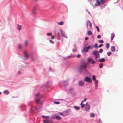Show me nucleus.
<instances>
[{
	"label": "nucleus",
	"mask_w": 123,
	"mask_h": 123,
	"mask_svg": "<svg viewBox=\"0 0 123 123\" xmlns=\"http://www.w3.org/2000/svg\"><path fill=\"white\" fill-rule=\"evenodd\" d=\"M87 65V64L86 63H84L79 66V69L80 70H83L84 69H85V70H86Z\"/></svg>",
	"instance_id": "1"
},
{
	"label": "nucleus",
	"mask_w": 123,
	"mask_h": 123,
	"mask_svg": "<svg viewBox=\"0 0 123 123\" xmlns=\"http://www.w3.org/2000/svg\"><path fill=\"white\" fill-rule=\"evenodd\" d=\"M92 47L90 45L88 46L86 48L85 46L83 50L85 52H88L89 49H92Z\"/></svg>",
	"instance_id": "2"
},
{
	"label": "nucleus",
	"mask_w": 123,
	"mask_h": 123,
	"mask_svg": "<svg viewBox=\"0 0 123 123\" xmlns=\"http://www.w3.org/2000/svg\"><path fill=\"white\" fill-rule=\"evenodd\" d=\"M84 81H86L87 82H91L92 81V80L91 78L88 77H86L84 79Z\"/></svg>",
	"instance_id": "3"
},
{
	"label": "nucleus",
	"mask_w": 123,
	"mask_h": 123,
	"mask_svg": "<svg viewBox=\"0 0 123 123\" xmlns=\"http://www.w3.org/2000/svg\"><path fill=\"white\" fill-rule=\"evenodd\" d=\"M68 110H67L63 113L59 112V113L61 115H62L63 116H65L70 114V113L68 112Z\"/></svg>",
	"instance_id": "4"
},
{
	"label": "nucleus",
	"mask_w": 123,
	"mask_h": 123,
	"mask_svg": "<svg viewBox=\"0 0 123 123\" xmlns=\"http://www.w3.org/2000/svg\"><path fill=\"white\" fill-rule=\"evenodd\" d=\"M24 56L26 58L28 59L29 58V56L26 51H24Z\"/></svg>",
	"instance_id": "5"
},
{
	"label": "nucleus",
	"mask_w": 123,
	"mask_h": 123,
	"mask_svg": "<svg viewBox=\"0 0 123 123\" xmlns=\"http://www.w3.org/2000/svg\"><path fill=\"white\" fill-rule=\"evenodd\" d=\"M92 54L95 56L99 54L98 51L95 50L92 52Z\"/></svg>",
	"instance_id": "6"
},
{
	"label": "nucleus",
	"mask_w": 123,
	"mask_h": 123,
	"mask_svg": "<svg viewBox=\"0 0 123 123\" xmlns=\"http://www.w3.org/2000/svg\"><path fill=\"white\" fill-rule=\"evenodd\" d=\"M89 25L90 27H91L92 26V24L89 21L87 23L86 26L87 28H88V25Z\"/></svg>",
	"instance_id": "7"
},
{
	"label": "nucleus",
	"mask_w": 123,
	"mask_h": 123,
	"mask_svg": "<svg viewBox=\"0 0 123 123\" xmlns=\"http://www.w3.org/2000/svg\"><path fill=\"white\" fill-rule=\"evenodd\" d=\"M78 84L80 86H82L84 85V83L82 81H79Z\"/></svg>",
	"instance_id": "8"
},
{
	"label": "nucleus",
	"mask_w": 123,
	"mask_h": 123,
	"mask_svg": "<svg viewBox=\"0 0 123 123\" xmlns=\"http://www.w3.org/2000/svg\"><path fill=\"white\" fill-rule=\"evenodd\" d=\"M87 102L86 104V106L85 107V109L86 111H87L88 110L90 107V105H88L87 104Z\"/></svg>",
	"instance_id": "9"
},
{
	"label": "nucleus",
	"mask_w": 123,
	"mask_h": 123,
	"mask_svg": "<svg viewBox=\"0 0 123 123\" xmlns=\"http://www.w3.org/2000/svg\"><path fill=\"white\" fill-rule=\"evenodd\" d=\"M96 1L95 4V6H97L100 5V1H99L98 0H96Z\"/></svg>",
	"instance_id": "10"
},
{
	"label": "nucleus",
	"mask_w": 123,
	"mask_h": 123,
	"mask_svg": "<svg viewBox=\"0 0 123 123\" xmlns=\"http://www.w3.org/2000/svg\"><path fill=\"white\" fill-rule=\"evenodd\" d=\"M115 36V35L114 33H113L111 34V40L113 39Z\"/></svg>",
	"instance_id": "11"
},
{
	"label": "nucleus",
	"mask_w": 123,
	"mask_h": 123,
	"mask_svg": "<svg viewBox=\"0 0 123 123\" xmlns=\"http://www.w3.org/2000/svg\"><path fill=\"white\" fill-rule=\"evenodd\" d=\"M44 123H53L52 121H49L48 120H44L43 121Z\"/></svg>",
	"instance_id": "12"
},
{
	"label": "nucleus",
	"mask_w": 123,
	"mask_h": 123,
	"mask_svg": "<svg viewBox=\"0 0 123 123\" xmlns=\"http://www.w3.org/2000/svg\"><path fill=\"white\" fill-rule=\"evenodd\" d=\"M111 50L113 52H114L115 51V47L114 46H112L111 47Z\"/></svg>",
	"instance_id": "13"
},
{
	"label": "nucleus",
	"mask_w": 123,
	"mask_h": 123,
	"mask_svg": "<svg viewBox=\"0 0 123 123\" xmlns=\"http://www.w3.org/2000/svg\"><path fill=\"white\" fill-rule=\"evenodd\" d=\"M17 25V29L19 30H20L21 29V25L18 24Z\"/></svg>",
	"instance_id": "14"
},
{
	"label": "nucleus",
	"mask_w": 123,
	"mask_h": 123,
	"mask_svg": "<svg viewBox=\"0 0 123 123\" xmlns=\"http://www.w3.org/2000/svg\"><path fill=\"white\" fill-rule=\"evenodd\" d=\"M36 103L38 104L40 102V99L39 98H37L35 100Z\"/></svg>",
	"instance_id": "15"
},
{
	"label": "nucleus",
	"mask_w": 123,
	"mask_h": 123,
	"mask_svg": "<svg viewBox=\"0 0 123 123\" xmlns=\"http://www.w3.org/2000/svg\"><path fill=\"white\" fill-rule=\"evenodd\" d=\"M55 118L58 120H60L62 118L61 117L58 116H56Z\"/></svg>",
	"instance_id": "16"
},
{
	"label": "nucleus",
	"mask_w": 123,
	"mask_h": 123,
	"mask_svg": "<svg viewBox=\"0 0 123 123\" xmlns=\"http://www.w3.org/2000/svg\"><path fill=\"white\" fill-rule=\"evenodd\" d=\"M42 117L43 118L46 119H48L49 118V117L47 116H45L44 115H42Z\"/></svg>",
	"instance_id": "17"
},
{
	"label": "nucleus",
	"mask_w": 123,
	"mask_h": 123,
	"mask_svg": "<svg viewBox=\"0 0 123 123\" xmlns=\"http://www.w3.org/2000/svg\"><path fill=\"white\" fill-rule=\"evenodd\" d=\"M100 62H102L105 61V60L104 58H102L99 60Z\"/></svg>",
	"instance_id": "18"
},
{
	"label": "nucleus",
	"mask_w": 123,
	"mask_h": 123,
	"mask_svg": "<svg viewBox=\"0 0 123 123\" xmlns=\"http://www.w3.org/2000/svg\"><path fill=\"white\" fill-rule=\"evenodd\" d=\"M63 23L64 22L62 21H61L60 22L58 23V24L59 25H62L63 24Z\"/></svg>",
	"instance_id": "19"
},
{
	"label": "nucleus",
	"mask_w": 123,
	"mask_h": 123,
	"mask_svg": "<svg viewBox=\"0 0 123 123\" xmlns=\"http://www.w3.org/2000/svg\"><path fill=\"white\" fill-rule=\"evenodd\" d=\"M80 105H81V107L82 108H83L85 105V104H83V102H81V103L80 104Z\"/></svg>",
	"instance_id": "20"
},
{
	"label": "nucleus",
	"mask_w": 123,
	"mask_h": 123,
	"mask_svg": "<svg viewBox=\"0 0 123 123\" xmlns=\"http://www.w3.org/2000/svg\"><path fill=\"white\" fill-rule=\"evenodd\" d=\"M4 93L8 94L9 93V92L8 90H6L4 91Z\"/></svg>",
	"instance_id": "21"
},
{
	"label": "nucleus",
	"mask_w": 123,
	"mask_h": 123,
	"mask_svg": "<svg viewBox=\"0 0 123 123\" xmlns=\"http://www.w3.org/2000/svg\"><path fill=\"white\" fill-rule=\"evenodd\" d=\"M60 31L61 32L62 35L64 34V32L61 29L60 30Z\"/></svg>",
	"instance_id": "22"
},
{
	"label": "nucleus",
	"mask_w": 123,
	"mask_h": 123,
	"mask_svg": "<svg viewBox=\"0 0 123 123\" xmlns=\"http://www.w3.org/2000/svg\"><path fill=\"white\" fill-rule=\"evenodd\" d=\"M105 0H101L100 1V4H103L104 3V1Z\"/></svg>",
	"instance_id": "23"
},
{
	"label": "nucleus",
	"mask_w": 123,
	"mask_h": 123,
	"mask_svg": "<svg viewBox=\"0 0 123 123\" xmlns=\"http://www.w3.org/2000/svg\"><path fill=\"white\" fill-rule=\"evenodd\" d=\"M95 116V114L93 113H91L90 114V117H93Z\"/></svg>",
	"instance_id": "24"
},
{
	"label": "nucleus",
	"mask_w": 123,
	"mask_h": 123,
	"mask_svg": "<svg viewBox=\"0 0 123 123\" xmlns=\"http://www.w3.org/2000/svg\"><path fill=\"white\" fill-rule=\"evenodd\" d=\"M99 54L98 55H97L95 56V60L96 61H98L97 60V58L98 57H99Z\"/></svg>",
	"instance_id": "25"
},
{
	"label": "nucleus",
	"mask_w": 123,
	"mask_h": 123,
	"mask_svg": "<svg viewBox=\"0 0 123 123\" xmlns=\"http://www.w3.org/2000/svg\"><path fill=\"white\" fill-rule=\"evenodd\" d=\"M88 34L89 35H91L92 34V33L90 31H88Z\"/></svg>",
	"instance_id": "26"
},
{
	"label": "nucleus",
	"mask_w": 123,
	"mask_h": 123,
	"mask_svg": "<svg viewBox=\"0 0 123 123\" xmlns=\"http://www.w3.org/2000/svg\"><path fill=\"white\" fill-rule=\"evenodd\" d=\"M111 53L112 52H108L107 53V55L109 56H110L111 55Z\"/></svg>",
	"instance_id": "27"
},
{
	"label": "nucleus",
	"mask_w": 123,
	"mask_h": 123,
	"mask_svg": "<svg viewBox=\"0 0 123 123\" xmlns=\"http://www.w3.org/2000/svg\"><path fill=\"white\" fill-rule=\"evenodd\" d=\"M97 45H98L97 44V43H95V44L93 46V47H92L93 48V47L95 48H96L97 47L98 48Z\"/></svg>",
	"instance_id": "28"
},
{
	"label": "nucleus",
	"mask_w": 123,
	"mask_h": 123,
	"mask_svg": "<svg viewBox=\"0 0 123 123\" xmlns=\"http://www.w3.org/2000/svg\"><path fill=\"white\" fill-rule=\"evenodd\" d=\"M109 43H107L106 44V47L108 49L109 47Z\"/></svg>",
	"instance_id": "29"
},
{
	"label": "nucleus",
	"mask_w": 123,
	"mask_h": 123,
	"mask_svg": "<svg viewBox=\"0 0 123 123\" xmlns=\"http://www.w3.org/2000/svg\"><path fill=\"white\" fill-rule=\"evenodd\" d=\"M28 43V41L27 40L25 41V45L26 46H27Z\"/></svg>",
	"instance_id": "30"
},
{
	"label": "nucleus",
	"mask_w": 123,
	"mask_h": 123,
	"mask_svg": "<svg viewBox=\"0 0 123 123\" xmlns=\"http://www.w3.org/2000/svg\"><path fill=\"white\" fill-rule=\"evenodd\" d=\"M74 108L75 109L77 110H78L80 109V107H77L76 106H74Z\"/></svg>",
	"instance_id": "31"
},
{
	"label": "nucleus",
	"mask_w": 123,
	"mask_h": 123,
	"mask_svg": "<svg viewBox=\"0 0 123 123\" xmlns=\"http://www.w3.org/2000/svg\"><path fill=\"white\" fill-rule=\"evenodd\" d=\"M103 66V64L102 63H100L99 65V68H102Z\"/></svg>",
	"instance_id": "32"
},
{
	"label": "nucleus",
	"mask_w": 123,
	"mask_h": 123,
	"mask_svg": "<svg viewBox=\"0 0 123 123\" xmlns=\"http://www.w3.org/2000/svg\"><path fill=\"white\" fill-rule=\"evenodd\" d=\"M96 28L97 31L98 32H99L100 31V30L99 27L98 26H96Z\"/></svg>",
	"instance_id": "33"
},
{
	"label": "nucleus",
	"mask_w": 123,
	"mask_h": 123,
	"mask_svg": "<svg viewBox=\"0 0 123 123\" xmlns=\"http://www.w3.org/2000/svg\"><path fill=\"white\" fill-rule=\"evenodd\" d=\"M98 42L100 43H102L104 42L101 39L99 40Z\"/></svg>",
	"instance_id": "34"
},
{
	"label": "nucleus",
	"mask_w": 123,
	"mask_h": 123,
	"mask_svg": "<svg viewBox=\"0 0 123 123\" xmlns=\"http://www.w3.org/2000/svg\"><path fill=\"white\" fill-rule=\"evenodd\" d=\"M96 77L95 75H93V76L92 79L93 80H95Z\"/></svg>",
	"instance_id": "35"
},
{
	"label": "nucleus",
	"mask_w": 123,
	"mask_h": 123,
	"mask_svg": "<svg viewBox=\"0 0 123 123\" xmlns=\"http://www.w3.org/2000/svg\"><path fill=\"white\" fill-rule=\"evenodd\" d=\"M35 96L37 97H39L40 96V94L39 93H37V94L35 95Z\"/></svg>",
	"instance_id": "36"
},
{
	"label": "nucleus",
	"mask_w": 123,
	"mask_h": 123,
	"mask_svg": "<svg viewBox=\"0 0 123 123\" xmlns=\"http://www.w3.org/2000/svg\"><path fill=\"white\" fill-rule=\"evenodd\" d=\"M49 41L50 43H52V44H54V42L53 41L51 40H49Z\"/></svg>",
	"instance_id": "37"
},
{
	"label": "nucleus",
	"mask_w": 123,
	"mask_h": 123,
	"mask_svg": "<svg viewBox=\"0 0 123 123\" xmlns=\"http://www.w3.org/2000/svg\"><path fill=\"white\" fill-rule=\"evenodd\" d=\"M103 51V50L102 49H100L99 50V52L100 53H101Z\"/></svg>",
	"instance_id": "38"
},
{
	"label": "nucleus",
	"mask_w": 123,
	"mask_h": 123,
	"mask_svg": "<svg viewBox=\"0 0 123 123\" xmlns=\"http://www.w3.org/2000/svg\"><path fill=\"white\" fill-rule=\"evenodd\" d=\"M52 34V33H47V35L48 36H50Z\"/></svg>",
	"instance_id": "39"
},
{
	"label": "nucleus",
	"mask_w": 123,
	"mask_h": 123,
	"mask_svg": "<svg viewBox=\"0 0 123 123\" xmlns=\"http://www.w3.org/2000/svg\"><path fill=\"white\" fill-rule=\"evenodd\" d=\"M103 45V44H100L99 46L98 47V48H100L102 47V46Z\"/></svg>",
	"instance_id": "40"
},
{
	"label": "nucleus",
	"mask_w": 123,
	"mask_h": 123,
	"mask_svg": "<svg viewBox=\"0 0 123 123\" xmlns=\"http://www.w3.org/2000/svg\"><path fill=\"white\" fill-rule=\"evenodd\" d=\"M81 55L80 54H78L77 55V58H79L80 57Z\"/></svg>",
	"instance_id": "41"
},
{
	"label": "nucleus",
	"mask_w": 123,
	"mask_h": 123,
	"mask_svg": "<svg viewBox=\"0 0 123 123\" xmlns=\"http://www.w3.org/2000/svg\"><path fill=\"white\" fill-rule=\"evenodd\" d=\"M95 61L94 60H92V64H94L95 63Z\"/></svg>",
	"instance_id": "42"
},
{
	"label": "nucleus",
	"mask_w": 123,
	"mask_h": 123,
	"mask_svg": "<svg viewBox=\"0 0 123 123\" xmlns=\"http://www.w3.org/2000/svg\"><path fill=\"white\" fill-rule=\"evenodd\" d=\"M36 10V7L35 6H34L33 9V12H34V11H35V10Z\"/></svg>",
	"instance_id": "43"
},
{
	"label": "nucleus",
	"mask_w": 123,
	"mask_h": 123,
	"mask_svg": "<svg viewBox=\"0 0 123 123\" xmlns=\"http://www.w3.org/2000/svg\"><path fill=\"white\" fill-rule=\"evenodd\" d=\"M54 104H60V102H54Z\"/></svg>",
	"instance_id": "44"
},
{
	"label": "nucleus",
	"mask_w": 123,
	"mask_h": 123,
	"mask_svg": "<svg viewBox=\"0 0 123 123\" xmlns=\"http://www.w3.org/2000/svg\"><path fill=\"white\" fill-rule=\"evenodd\" d=\"M98 81L97 80H95V84H98Z\"/></svg>",
	"instance_id": "45"
},
{
	"label": "nucleus",
	"mask_w": 123,
	"mask_h": 123,
	"mask_svg": "<svg viewBox=\"0 0 123 123\" xmlns=\"http://www.w3.org/2000/svg\"><path fill=\"white\" fill-rule=\"evenodd\" d=\"M97 37L98 38H101V36L100 35H99L97 36Z\"/></svg>",
	"instance_id": "46"
},
{
	"label": "nucleus",
	"mask_w": 123,
	"mask_h": 123,
	"mask_svg": "<svg viewBox=\"0 0 123 123\" xmlns=\"http://www.w3.org/2000/svg\"><path fill=\"white\" fill-rule=\"evenodd\" d=\"M88 62H90L92 61V59L91 58H89L88 59Z\"/></svg>",
	"instance_id": "47"
},
{
	"label": "nucleus",
	"mask_w": 123,
	"mask_h": 123,
	"mask_svg": "<svg viewBox=\"0 0 123 123\" xmlns=\"http://www.w3.org/2000/svg\"><path fill=\"white\" fill-rule=\"evenodd\" d=\"M18 48L19 49H20L21 48V45L20 44L18 45Z\"/></svg>",
	"instance_id": "48"
},
{
	"label": "nucleus",
	"mask_w": 123,
	"mask_h": 123,
	"mask_svg": "<svg viewBox=\"0 0 123 123\" xmlns=\"http://www.w3.org/2000/svg\"><path fill=\"white\" fill-rule=\"evenodd\" d=\"M85 40H87L89 39V37H86L85 38Z\"/></svg>",
	"instance_id": "49"
},
{
	"label": "nucleus",
	"mask_w": 123,
	"mask_h": 123,
	"mask_svg": "<svg viewBox=\"0 0 123 123\" xmlns=\"http://www.w3.org/2000/svg\"><path fill=\"white\" fill-rule=\"evenodd\" d=\"M51 38L52 39H54V36H52L51 37Z\"/></svg>",
	"instance_id": "50"
},
{
	"label": "nucleus",
	"mask_w": 123,
	"mask_h": 123,
	"mask_svg": "<svg viewBox=\"0 0 123 123\" xmlns=\"http://www.w3.org/2000/svg\"><path fill=\"white\" fill-rule=\"evenodd\" d=\"M63 36H64V37H65L66 38H68V37H67L66 35H65V34H64V35H63Z\"/></svg>",
	"instance_id": "51"
},
{
	"label": "nucleus",
	"mask_w": 123,
	"mask_h": 123,
	"mask_svg": "<svg viewBox=\"0 0 123 123\" xmlns=\"http://www.w3.org/2000/svg\"><path fill=\"white\" fill-rule=\"evenodd\" d=\"M95 87L96 88V89H97V88L98 87V84H95Z\"/></svg>",
	"instance_id": "52"
},
{
	"label": "nucleus",
	"mask_w": 123,
	"mask_h": 123,
	"mask_svg": "<svg viewBox=\"0 0 123 123\" xmlns=\"http://www.w3.org/2000/svg\"><path fill=\"white\" fill-rule=\"evenodd\" d=\"M87 98H85L84 100L82 101V102H84L86 101L87 100Z\"/></svg>",
	"instance_id": "53"
},
{
	"label": "nucleus",
	"mask_w": 123,
	"mask_h": 123,
	"mask_svg": "<svg viewBox=\"0 0 123 123\" xmlns=\"http://www.w3.org/2000/svg\"><path fill=\"white\" fill-rule=\"evenodd\" d=\"M76 50V49H73L72 50V51L73 52H74Z\"/></svg>",
	"instance_id": "54"
},
{
	"label": "nucleus",
	"mask_w": 123,
	"mask_h": 123,
	"mask_svg": "<svg viewBox=\"0 0 123 123\" xmlns=\"http://www.w3.org/2000/svg\"><path fill=\"white\" fill-rule=\"evenodd\" d=\"M99 122L100 123H101L102 122V121H101V119H99Z\"/></svg>",
	"instance_id": "55"
},
{
	"label": "nucleus",
	"mask_w": 123,
	"mask_h": 123,
	"mask_svg": "<svg viewBox=\"0 0 123 123\" xmlns=\"http://www.w3.org/2000/svg\"><path fill=\"white\" fill-rule=\"evenodd\" d=\"M21 72L20 71H18V74H21Z\"/></svg>",
	"instance_id": "56"
},
{
	"label": "nucleus",
	"mask_w": 123,
	"mask_h": 123,
	"mask_svg": "<svg viewBox=\"0 0 123 123\" xmlns=\"http://www.w3.org/2000/svg\"><path fill=\"white\" fill-rule=\"evenodd\" d=\"M35 1H37L38 0H34Z\"/></svg>",
	"instance_id": "57"
},
{
	"label": "nucleus",
	"mask_w": 123,
	"mask_h": 123,
	"mask_svg": "<svg viewBox=\"0 0 123 123\" xmlns=\"http://www.w3.org/2000/svg\"><path fill=\"white\" fill-rule=\"evenodd\" d=\"M1 94V92H0V95Z\"/></svg>",
	"instance_id": "58"
}]
</instances>
